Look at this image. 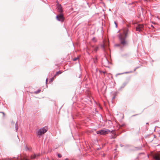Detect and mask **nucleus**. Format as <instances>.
<instances>
[{"label":"nucleus","instance_id":"nucleus-15","mask_svg":"<svg viewBox=\"0 0 160 160\" xmlns=\"http://www.w3.org/2000/svg\"><path fill=\"white\" fill-rule=\"evenodd\" d=\"M98 49V47H96L94 48V50L95 51L97 52Z\"/></svg>","mask_w":160,"mask_h":160},{"label":"nucleus","instance_id":"nucleus-3","mask_svg":"<svg viewBox=\"0 0 160 160\" xmlns=\"http://www.w3.org/2000/svg\"><path fill=\"white\" fill-rule=\"evenodd\" d=\"M110 132V130L109 129H106L98 131L97 132V133L98 134H100V135H104Z\"/></svg>","mask_w":160,"mask_h":160},{"label":"nucleus","instance_id":"nucleus-33","mask_svg":"<svg viewBox=\"0 0 160 160\" xmlns=\"http://www.w3.org/2000/svg\"><path fill=\"white\" fill-rule=\"evenodd\" d=\"M143 153H139V154H143Z\"/></svg>","mask_w":160,"mask_h":160},{"label":"nucleus","instance_id":"nucleus-14","mask_svg":"<svg viewBox=\"0 0 160 160\" xmlns=\"http://www.w3.org/2000/svg\"><path fill=\"white\" fill-rule=\"evenodd\" d=\"M41 91L40 89H38L37 91L34 92V93L36 94L39 93Z\"/></svg>","mask_w":160,"mask_h":160},{"label":"nucleus","instance_id":"nucleus-35","mask_svg":"<svg viewBox=\"0 0 160 160\" xmlns=\"http://www.w3.org/2000/svg\"><path fill=\"white\" fill-rule=\"evenodd\" d=\"M103 73H105V72H103Z\"/></svg>","mask_w":160,"mask_h":160},{"label":"nucleus","instance_id":"nucleus-4","mask_svg":"<svg viewBox=\"0 0 160 160\" xmlns=\"http://www.w3.org/2000/svg\"><path fill=\"white\" fill-rule=\"evenodd\" d=\"M56 19L58 21L62 22L64 21V18L62 13H60L56 16Z\"/></svg>","mask_w":160,"mask_h":160},{"label":"nucleus","instance_id":"nucleus-12","mask_svg":"<svg viewBox=\"0 0 160 160\" xmlns=\"http://www.w3.org/2000/svg\"><path fill=\"white\" fill-rule=\"evenodd\" d=\"M25 150L26 151L28 150L29 151H31V150L32 149V148H28L27 146H25Z\"/></svg>","mask_w":160,"mask_h":160},{"label":"nucleus","instance_id":"nucleus-13","mask_svg":"<svg viewBox=\"0 0 160 160\" xmlns=\"http://www.w3.org/2000/svg\"><path fill=\"white\" fill-rule=\"evenodd\" d=\"M62 73V72L61 71H59L58 72H57L56 73V74L55 75L54 77H55L57 75H58L59 74H61Z\"/></svg>","mask_w":160,"mask_h":160},{"label":"nucleus","instance_id":"nucleus-30","mask_svg":"<svg viewBox=\"0 0 160 160\" xmlns=\"http://www.w3.org/2000/svg\"><path fill=\"white\" fill-rule=\"evenodd\" d=\"M65 160H69L68 158H66Z\"/></svg>","mask_w":160,"mask_h":160},{"label":"nucleus","instance_id":"nucleus-21","mask_svg":"<svg viewBox=\"0 0 160 160\" xmlns=\"http://www.w3.org/2000/svg\"><path fill=\"white\" fill-rule=\"evenodd\" d=\"M130 145H126L125 146L126 148H128L129 147Z\"/></svg>","mask_w":160,"mask_h":160},{"label":"nucleus","instance_id":"nucleus-19","mask_svg":"<svg viewBox=\"0 0 160 160\" xmlns=\"http://www.w3.org/2000/svg\"><path fill=\"white\" fill-rule=\"evenodd\" d=\"M78 57H77V58H74V59H73V60L74 61H76L77 60H78Z\"/></svg>","mask_w":160,"mask_h":160},{"label":"nucleus","instance_id":"nucleus-28","mask_svg":"<svg viewBox=\"0 0 160 160\" xmlns=\"http://www.w3.org/2000/svg\"><path fill=\"white\" fill-rule=\"evenodd\" d=\"M129 72H125L123 73H128Z\"/></svg>","mask_w":160,"mask_h":160},{"label":"nucleus","instance_id":"nucleus-22","mask_svg":"<svg viewBox=\"0 0 160 160\" xmlns=\"http://www.w3.org/2000/svg\"><path fill=\"white\" fill-rule=\"evenodd\" d=\"M101 47H102V48H104V44H103V45H101Z\"/></svg>","mask_w":160,"mask_h":160},{"label":"nucleus","instance_id":"nucleus-7","mask_svg":"<svg viewBox=\"0 0 160 160\" xmlns=\"http://www.w3.org/2000/svg\"><path fill=\"white\" fill-rule=\"evenodd\" d=\"M127 84V82H124L122 84V85H121V87L120 88V89H122Z\"/></svg>","mask_w":160,"mask_h":160},{"label":"nucleus","instance_id":"nucleus-18","mask_svg":"<svg viewBox=\"0 0 160 160\" xmlns=\"http://www.w3.org/2000/svg\"><path fill=\"white\" fill-rule=\"evenodd\" d=\"M58 156L59 158H61V157L62 156V155L61 154H59V153L58 154Z\"/></svg>","mask_w":160,"mask_h":160},{"label":"nucleus","instance_id":"nucleus-2","mask_svg":"<svg viewBox=\"0 0 160 160\" xmlns=\"http://www.w3.org/2000/svg\"><path fill=\"white\" fill-rule=\"evenodd\" d=\"M47 131V129L45 128H40L36 132V133L39 137L41 136L42 134L45 133Z\"/></svg>","mask_w":160,"mask_h":160},{"label":"nucleus","instance_id":"nucleus-25","mask_svg":"<svg viewBox=\"0 0 160 160\" xmlns=\"http://www.w3.org/2000/svg\"><path fill=\"white\" fill-rule=\"evenodd\" d=\"M120 146L121 147H123L124 146V145H122V144H120Z\"/></svg>","mask_w":160,"mask_h":160},{"label":"nucleus","instance_id":"nucleus-1","mask_svg":"<svg viewBox=\"0 0 160 160\" xmlns=\"http://www.w3.org/2000/svg\"><path fill=\"white\" fill-rule=\"evenodd\" d=\"M122 34H120L119 35L120 43L116 45L117 46H122L125 47L127 45V42L126 40V39L130 33L128 28H122L121 30Z\"/></svg>","mask_w":160,"mask_h":160},{"label":"nucleus","instance_id":"nucleus-24","mask_svg":"<svg viewBox=\"0 0 160 160\" xmlns=\"http://www.w3.org/2000/svg\"><path fill=\"white\" fill-rule=\"evenodd\" d=\"M0 113H2L3 114V116H5V114H4V112H0Z\"/></svg>","mask_w":160,"mask_h":160},{"label":"nucleus","instance_id":"nucleus-5","mask_svg":"<svg viewBox=\"0 0 160 160\" xmlns=\"http://www.w3.org/2000/svg\"><path fill=\"white\" fill-rule=\"evenodd\" d=\"M153 157L155 160H160V153L157 152L153 154Z\"/></svg>","mask_w":160,"mask_h":160},{"label":"nucleus","instance_id":"nucleus-34","mask_svg":"<svg viewBox=\"0 0 160 160\" xmlns=\"http://www.w3.org/2000/svg\"><path fill=\"white\" fill-rule=\"evenodd\" d=\"M147 124H148V123H146Z\"/></svg>","mask_w":160,"mask_h":160},{"label":"nucleus","instance_id":"nucleus-6","mask_svg":"<svg viewBox=\"0 0 160 160\" xmlns=\"http://www.w3.org/2000/svg\"><path fill=\"white\" fill-rule=\"evenodd\" d=\"M57 8L58 12L60 13H62L63 12L62 7L61 4L58 3L57 4Z\"/></svg>","mask_w":160,"mask_h":160},{"label":"nucleus","instance_id":"nucleus-23","mask_svg":"<svg viewBox=\"0 0 160 160\" xmlns=\"http://www.w3.org/2000/svg\"><path fill=\"white\" fill-rule=\"evenodd\" d=\"M48 83V78H47L46 80V84H47Z\"/></svg>","mask_w":160,"mask_h":160},{"label":"nucleus","instance_id":"nucleus-17","mask_svg":"<svg viewBox=\"0 0 160 160\" xmlns=\"http://www.w3.org/2000/svg\"><path fill=\"white\" fill-rule=\"evenodd\" d=\"M54 77L52 78H51L49 82H52L54 79Z\"/></svg>","mask_w":160,"mask_h":160},{"label":"nucleus","instance_id":"nucleus-20","mask_svg":"<svg viewBox=\"0 0 160 160\" xmlns=\"http://www.w3.org/2000/svg\"><path fill=\"white\" fill-rule=\"evenodd\" d=\"M114 23L115 24V27H116V28H117L118 27L117 24V22H115V21L114 22Z\"/></svg>","mask_w":160,"mask_h":160},{"label":"nucleus","instance_id":"nucleus-31","mask_svg":"<svg viewBox=\"0 0 160 160\" xmlns=\"http://www.w3.org/2000/svg\"><path fill=\"white\" fill-rule=\"evenodd\" d=\"M106 60L107 61H108V60L106 58Z\"/></svg>","mask_w":160,"mask_h":160},{"label":"nucleus","instance_id":"nucleus-32","mask_svg":"<svg viewBox=\"0 0 160 160\" xmlns=\"http://www.w3.org/2000/svg\"><path fill=\"white\" fill-rule=\"evenodd\" d=\"M136 70V68H135V69H134V71H135Z\"/></svg>","mask_w":160,"mask_h":160},{"label":"nucleus","instance_id":"nucleus-9","mask_svg":"<svg viewBox=\"0 0 160 160\" xmlns=\"http://www.w3.org/2000/svg\"><path fill=\"white\" fill-rule=\"evenodd\" d=\"M136 30L137 31H138L139 32H140L142 31L141 30V29L140 28V26H139V25H138V26L136 27Z\"/></svg>","mask_w":160,"mask_h":160},{"label":"nucleus","instance_id":"nucleus-27","mask_svg":"<svg viewBox=\"0 0 160 160\" xmlns=\"http://www.w3.org/2000/svg\"><path fill=\"white\" fill-rule=\"evenodd\" d=\"M115 98V96H114L112 98V100L114 99Z\"/></svg>","mask_w":160,"mask_h":160},{"label":"nucleus","instance_id":"nucleus-16","mask_svg":"<svg viewBox=\"0 0 160 160\" xmlns=\"http://www.w3.org/2000/svg\"><path fill=\"white\" fill-rule=\"evenodd\" d=\"M139 25L140 26V28L141 29V30H142V29L143 28V25L142 24Z\"/></svg>","mask_w":160,"mask_h":160},{"label":"nucleus","instance_id":"nucleus-29","mask_svg":"<svg viewBox=\"0 0 160 160\" xmlns=\"http://www.w3.org/2000/svg\"><path fill=\"white\" fill-rule=\"evenodd\" d=\"M151 26L152 27V28H154V27L152 25H151Z\"/></svg>","mask_w":160,"mask_h":160},{"label":"nucleus","instance_id":"nucleus-26","mask_svg":"<svg viewBox=\"0 0 160 160\" xmlns=\"http://www.w3.org/2000/svg\"><path fill=\"white\" fill-rule=\"evenodd\" d=\"M96 72H98V68H96Z\"/></svg>","mask_w":160,"mask_h":160},{"label":"nucleus","instance_id":"nucleus-11","mask_svg":"<svg viewBox=\"0 0 160 160\" xmlns=\"http://www.w3.org/2000/svg\"><path fill=\"white\" fill-rule=\"evenodd\" d=\"M15 130L16 132H17L18 130V123L17 122L15 124Z\"/></svg>","mask_w":160,"mask_h":160},{"label":"nucleus","instance_id":"nucleus-10","mask_svg":"<svg viewBox=\"0 0 160 160\" xmlns=\"http://www.w3.org/2000/svg\"><path fill=\"white\" fill-rule=\"evenodd\" d=\"M98 58L97 57L93 58V62H94V64L95 66V63L98 62Z\"/></svg>","mask_w":160,"mask_h":160},{"label":"nucleus","instance_id":"nucleus-8","mask_svg":"<svg viewBox=\"0 0 160 160\" xmlns=\"http://www.w3.org/2000/svg\"><path fill=\"white\" fill-rule=\"evenodd\" d=\"M40 155V154H34L33 155H32L31 156V158L32 159H34L35 158L39 156Z\"/></svg>","mask_w":160,"mask_h":160}]
</instances>
